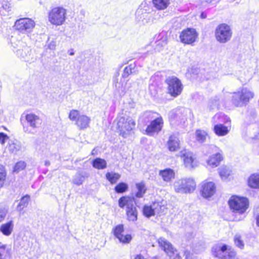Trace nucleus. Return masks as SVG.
Wrapping results in <instances>:
<instances>
[{
    "label": "nucleus",
    "mask_w": 259,
    "mask_h": 259,
    "mask_svg": "<svg viewBox=\"0 0 259 259\" xmlns=\"http://www.w3.org/2000/svg\"><path fill=\"white\" fill-rule=\"evenodd\" d=\"M135 125V121L130 116H119L117 118V126L119 135L124 138L132 134Z\"/></svg>",
    "instance_id": "f257e3e1"
},
{
    "label": "nucleus",
    "mask_w": 259,
    "mask_h": 259,
    "mask_svg": "<svg viewBox=\"0 0 259 259\" xmlns=\"http://www.w3.org/2000/svg\"><path fill=\"white\" fill-rule=\"evenodd\" d=\"M196 183L192 178L177 180L173 184L175 191L181 194L191 193L196 189Z\"/></svg>",
    "instance_id": "f03ea898"
},
{
    "label": "nucleus",
    "mask_w": 259,
    "mask_h": 259,
    "mask_svg": "<svg viewBox=\"0 0 259 259\" xmlns=\"http://www.w3.org/2000/svg\"><path fill=\"white\" fill-rule=\"evenodd\" d=\"M118 204L121 208L126 206V214L127 219L129 221L135 222L137 221L138 211L134 198L127 196L122 197L118 200Z\"/></svg>",
    "instance_id": "7ed1b4c3"
},
{
    "label": "nucleus",
    "mask_w": 259,
    "mask_h": 259,
    "mask_svg": "<svg viewBox=\"0 0 259 259\" xmlns=\"http://www.w3.org/2000/svg\"><path fill=\"white\" fill-rule=\"evenodd\" d=\"M254 93L250 90L243 88L241 91L234 93L232 96V104L236 107H242L247 104L254 97Z\"/></svg>",
    "instance_id": "20e7f679"
},
{
    "label": "nucleus",
    "mask_w": 259,
    "mask_h": 259,
    "mask_svg": "<svg viewBox=\"0 0 259 259\" xmlns=\"http://www.w3.org/2000/svg\"><path fill=\"white\" fill-rule=\"evenodd\" d=\"M67 11L65 9L61 7L53 8L49 13V21L55 26L63 25L66 20Z\"/></svg>",
    "instance_id": "39448f33"
},
{
    "label": "nucleus",
    "mask_w": 259,
    "mask_h": 259,
    "mask_svg": "<svg viewBox=\"0 0 259 259\" xmlns=\"http://www.w3.org/2000/svg\"><path fill=\"white\" fill-rule=\"evenodd\" d=\"M214 256L220 259H232L236 255V252L230 246L226 244H218L212 248Z\"/></svg>",
    "instance_id": "423d86ee"
},
{
    "label": "nucleus",
    "mask_w": 259,
    "mask_h": 259,
    "mask_svg": "<svg viewBox=\"0 0 259 259\" xmlns=\"http://www.w3.org/2000/svg\"><path fill=\"white\" fill-rule=\"evenodd\" d=\"M228 203L233 212L240 214L244 213L249 205V201L246 198L236 195L232 196Z\"/></svg>",
    "instance_id": "0eeeda50"
},
{
    "label": "nucleus",
    "mask_w": 259,
    "mask_h": 259,
    "mask_svg": "<svg viewBox=\"0 0 259 259\" xmlns=\"http://www.w3.org/2000/svg\"><path fill=\"white\" fill-rule=\"evenodd\" d=\"M232 33L231 27L226 23L219 25L214 31L215 38L217 41L221 44H225L230 41Z\"/></svg>",
    "instance_id": "6e6552de"
},
{
    "label": "nucleus",
    "mask_w": 259,
    "mask_h": 259,
    "mask_svg": "<svg viewBox=\"0 0 259 259\" xmlns=\"http://www.w3.org/2000/svg\"><path fill=\"white\" fill-rule=\"evenodd\" d=\"M35 22L28 18H20L16 21L14 28L22 33L27 34L31 32L34 28Z\"/></svg>",
    "instance_id": "1a4fd4ad"
},
{
    "label": "nucleus",
    "mask_w": 259,
    "mask_h": 259,
    "mask_svg": "<svg viewBox=\"0 0 259 259\" xmlns=\"http://www.w3.org/2000/svg\"><path fill=\"white\" fill-rule=\"evenodd\" d=\"M150 10L149 5L145 2L142 3L136 12V20L140 24L145 25L150 21L148 12Z\"/></svg>",
    "instance_id": "9d476101"
},
{
    "label": "nucleus",
    "mask_w": 259,
    "mask_h": 259,
    "mask_svg": "<svg viewBox=\"0 0 259 259\" xmlns=\"http://www.w3.org/2000/svg\"><path fill=\"white\" fill-rule=\"evenodd\" d=\"M166 82L168 85V93L171 96L177 97L181 94L183 90V85L180 80L177 77H169L166 79Z\"/></svg>",
    "instance_id": "9b49d317"
},
{
    "label": "nucleus",
    "mask_w": 259,
    "mask_h": 259,
    "mask_svg": "<svg viewBox=\"0 0 259 259\" xmlns=\"http://www.w3.org/2000/svg\"><path fill=\"white\" fill-rule=\"evenodd\" d=\"M198 35V33L195 29L187 28L180 33V41L185 44L192 45L196 40Z\"/></svg>",
    "instance_id": "f8f14e48"
},
{
    "label": "nucleus",
    "mask_w": 259,
    "mask_h": 259,
    "mask_svg": "<svg viewBox=\"0 0 259 259\" xmlns=\"http://www.w3.org/2000/svg\"><path fill=\"white\" fill-rule=\"evenodd\" d=\"M158 243L159 245L163 248L170 259H181L177 250L164 238L161 237L159 238L158 239Z\"/></svg>",
    "instance_id": "ddd939ff"
},
{
    "label": "nucleus",
    "mask_w": 259,
    "mask_h": 259,
    "mask_svg": "<svg viewBox=\"0 0 259 259\" xmlns=\"http://www.w3.org/2000/svg\"><path fill=\"white\" fill-rule=\"evenodd\" d=\"M180 156L183 161L185 166L188 169H193L197 166V161L193 153L187 150L181 151Z\"/></svg>",
    "instance_id": "4468645a"
},
{
    "label": "nucleus",
    "mask_w": 259,
    "mask_h": 259,
    "mask_svg": "<svg viewBox=\"0 0 259 259\" xmlns=\"http://www.w3.org/2000/svg\"><path fill=\"white\" fill-rule=\"evenodd\" d=\"M216 192V186L214 182L206 180L200 185V193L202 197L208 198Z\"/></svg>",
    "instance_id": "2eb2a0df"
},
{
    "label": "nucleus",
    "mask_w": 259,
    "mask_h": 259,
    "mask_svg": "<svg viewBox=\"0 0 259 259\" xmlns=\"http://www.w3.org/2000/svg\"><path fill=\"white\" fill-rule=\"evenodd\" d=\"M170 124L173 125L184 123L186 119V115L181 109H175L171 111L168 114Z\"/></svg>",
    "instance_id": "dca6fc26"
},
{
    "label": "nucleus",
    "mask_w": 259,
    "mask_h": 259,
    "mask_svg": "<svg viewBox=\"0 0 259 259\" xmlns=\"http://www.w3.org/2000/svg\"><path fill=\"white\" fill-rule=\"evenodd\" d=\"M163 121L161 117H157L152 120L147 126L146 132L149 136H152L155 133L159 132L163 126Z\"/></svg>",
    "instance_id": "f3484780"
},
{
    "label": "nucleus",
    "mask_w": 259,
    "mask_h": 259,
    "mask_svg": "<svg viewBox=\"0 0 259 259\" xmlns=\"http://www.w3.org/2000/svg\"><path fill=\"white\" fill-rule=\"evenodd\" d=\"M91 118L85 115H80L76 121V124L80 130H84L89 127Z\"/></svg>",
    "instance_id": "a211bd4d"
},
{
    "label": "nucleus",
    "mask_w": 259,
    "mask_h": 259,
    "mask_svg": "<svg viewBox=\"0 0 259 259\" xmlns=\"http://www.w3.org/2000/svg\"><path fill=\"white\" fill-rule=\"evenodd\" d=\"M25 118L27 123L33 128L37 127L41 122L40 117L33 113L27 114Z\"/></svg>",
    "instance_id": "6ab92c4d"
},
{
    "label": "nucleus",
    "mask_w": 259,
    "mask_h": 259,
    "mask_svg": "<svg viewBox=\"0 0 259 259\" xmlns=\"http://www.w3.org/2000/svg\"><path fill=\"white\" fill-rule=\"evenodd\" d=\"M167 146L170 151L174 152L180 148V141L175 135H171L167 142Z\"/></svg>",
    "instance_id": "aec40b11"
},
{
    "label": "nucleus",
    "mask_w": 259,
    "mask_h": 259,
    "mask_svg": "<svg viewBox=\"0 0 259 259\" xmlns=\"http://www.w3.org/2000/svg\"><path fill=\"white\" fill-rule=\"evenodd\" d=\"M158 203H154L152 205H145L143 208V213L147 217H150L154 215L155 213H159V209Z\"/></svg>",
    "instance_id": "412c9836"
},
{
    "label": "nucleus",
    "mask_w": 259,
    "mask_h": 259,
    "mask_svg": "<svg viewBox=\"0 0 259 259\" xmlns=\"http://www.w3.org/2000/svg\"><path fill=\"white\" fill-rule=\"evenodd\" d=\"M159 175L162 180L166 182H170L175 177L174 171L170 168H166L160 170Z\"/></svg>",
    "instance_id": "4be33fe9"
},
{
    "label": "nucleus",
    "mask_w": 259,
    "mask_h": 259,
    "mask_svg": "<svg viewBox=\"0 0 259 259\" xmlns=\"http://www.w3.org/2000/svg\"><path fill=\"white\" fill-rule=\"evenodd\" d=\"M17 55L26 62H30L32 60L31 57V50L28 47L17 50Z\"/></svg>",
    "instance_id": "5701e85b"
},
{
    "label": "nucleus",
    "mask_w": 259,
    "mask_h": 259,
    "mask_svg": "<svg viewBox=\"0 0 259 259\" xmlns=\"http://www.w3.org/2000/svg\"><path fill=\"white\" fill-rule=\"evenodd\" d=\"M14 222L10 221L5 224H3L0 227V231L2 234L6 236H10L14 229Z\"/></svg>",
    "instance_id": "b1692460"
},
{
    "label": "nucleus",
    "mask_w": 259,
    "mask_h": 259,
    "mask_svg": "<svg viewBox=\"0 0 259 259\" xmlns=\"http://www.w3.org/2000/svg\"><path fill=\"white\" fill-rule=\"evenodd\" d=\"M222 154L218 152L215 154L212 155L207 161V164L212 167L218 166L220 162L222 160Z\"/></svg>",
    "instance_id": "393cba45"
},
{
    "label": "nucleus",
    "mask_w": 259,
    "mask_h": 259,
    "mask_svg": "<svg viewBox=\"0 0 259 259\" xmlns=\"http://www.w3.org/2000/svg\"><path fill=\"white\" fill-rule=\"evenodd\" d=\"M136 188L137 190L135 196L137 198H142L145 194L147 188L144 182L142 181L136 184Z\"/></svg>",
    "instance_id": "a878e982"
},
{
    "label": "nucleus",
    "mask_w": 259,
    "mask_h": 259,
    "mask_svg": "<svg viewBox=\"0 0 259 259\" xmlns=\"http://www.w3.org/2000/svg\"><path fill=\"white\" fill-rule=\"evenodd\" d=\"M213 131L215 134L219 136H224L229 133L228 127L222 124H218L214 125Z\"/></svg>",
    "instance_id": "bb28decb"
},
{
    "label": "nucleus",
    "mask_w": 259,
    "mask_h": 259,
    "mask_svg": "<svg viewBox=\"0 0 259 259\" xmlns=\"http://www.w3.org/2000/svg\"><path fill=\"white\" fill-rule=\"evenodd\" d=\"M157 39L158 40L155 42V49L160 51L161 48L167 44V37L164 33H162L158 36Z\"/></svg>",
    "instance_id": "cd10ccee"
},
{
    "label": "nucleus",
    "mask_w": 259,
    "mask_h": 259,
    "mask_svg": "<svg viewBox=\"0 0 259 259\" xmlns=\"http://www.w3.org/2000/svg\"><path fill=\"white\" fill-rule=\"evenodd\" d=\"M248 185L252 188L259 189L258 174H253L250 176L248 179Z\"/></svg>",
    "instance_id": "c85d7f7f"
},
{
    "label": "nucleus",
    "mask_w": 259,
    "mask_h": 259,
    "mask_svg": "<svg viewBox=\"0 0 259 259\" xmlns=\"http://www.w3.org/2000/svg\"><path fill=\"white\" fill-rule=\"evenodd\" d=\"M154 7L159 10L165 9L169 4V0H153Z\"/></svg>",
    "instance_id": "c756f323"
},
{
    "label": "nucleus",
    "mask_w": 259,
    "mask_h": 259,
    "mask_svg": "<svg viewBox=\"0 0 259 259\" xmlns=\"http://www.w3.org/2000/svg\"><path fill=\"white\" fill-rule=\"evenodd\" d=\"M93 167L98 169H104L107 166L106 161L102 158H97L93 162Z\"/></svg>",
    "instance_id": "7c9ffc66"
},
{
    "label": "nucleus",
    "mask_w": 259,
    "mask_h": 259,
    "mask_svg": "<svg viewBox=\"0 0 259 259\" xmlns=\"http://www.w3.org/2000/svg\"><path fill=\"white\" fill-rule=\"evenodd\" d=\"M195 137L199 143H202L206 141L208 135L204 131L198 130L195 132Z\"/></svg>",
    "instance_id": "2f4dec72"
},
{
    "label": "nucleus",
    "mask_w": 259,
    "mask_h": 259,
    "mask_svg": "<svg viewBox=\"0 0 259 259\" xmlns=\"http://www.w3.org/2000/svg\"><path fill=\"white\" fill-rule=\"evenodd\" d=\"M106 179L110 182L111 184H115L120 179V175L114 172H108L106 174Z\"/></svg>",
    "instance_id": "473e14b6"
},
{
    "label": "nucleus",
    "mask_w": 259,
    "mask_h": 259,
    "mask_svg": "<svg viewBox=\"0 0 259 259\" xmlns=\"http://www.w3.org/2000/svg\"><path fill=\"white\" fill-rule=\"evenodd\" d=\"M30 200L28 195L23 197L17 207V210L21 211L25 207H27Z\"/></svg>",
    "instance_id": "72a5a7b5"
},
{
    "label": "nucleus",
    "mask_w": 259,
    "mask_h": 259,
    "mask_svg": "<svg viewBox=\"0 0 259 259\" xmlns=\"http://www.w3.org/2000/svg\"><path fill=\"white\" fill-rule=\"evenodd\" d=\"M10 254V249L7 245L0 243V259H6Z\"/></svg>",
    "instance_id": "f704fd0d"
},
{
    "label": "nucleus",
    "mask_w": 259,
    "mask_h": 259,
    "mask_svg": "<svg viewBox=\"0 0 259 259\" xmlns=\"http://www.w3.org/2000/svg\"><path fill=\"white\" fill-rule=\"evenodd\" d=\"M21 149V144L18 142H12L9 144L8 149L11 153L16 154Z\"/></svg>",
    "instance_id": "c9c22d12"
},
{
    "label": "nucleus",
    "mask_w": 259,
    "mask_h": 259,
    "mask_svg": "<svg viewBox=\"0 0 259 259\" xmlns=\"http://www.w3.org/2000/svg\"><path fill=\"white\" fill-rule=\"evenodd\" d=\"M234 242L235 245L238 248L242 249L244 247V243L242 240V236L239 233H237L234 237Z\"/></svg>",
    "instance_id": "e433bc0d"
},
{
    "label": "nucleus",
    "mask_w": 259,
    "mask_h": 259,
    "mask_svg": "<svg viewBox=\"0 0 259 259\" xmlns=\"http://www.w3.org/2000/svg\"><path fill=\"white\" fill-rule=\"evenodd\" d=\"M219 175L222 180H226L230 175L229 169L226 166H222L219 168Z\"/></svg>",
    "instance_id": "4c0bfd02"
},
{
    "label": "nucleus",
    "mask_w": 259,
    "mask_h": 259,
    "mask_svg": "<svg viewBox=\"0 0 259 259\" xmlns=\"http://www.w3.org/2000/svg\"><path fill=\"white\" fill-rule=\"evenodd\" d=\"M120 242L122 243L127 244L129 243L132 240V237L130 234L124 235L123 234L120 235L117 238Z\"/></svg>",
    "instance_id": "58836bf2"
},
{
    "label": "nucleus",
    "mask_w": 259,
    "mask_h": 259,
    "mask_svg": "<svg viewBox=\"0 0 259 259\" xmlns=\"http://www.w3.org/2000/svg\"><path fill=\"white\" fill-rule=\"evenodd\" d=\"M127 82L124 80H121L120 82H117L115 84V87L119 91H121V92H125L128 89V87H126Z\"/></svg>",
    "instance_id": "ea45409f"
},
{
    "label": "nucleus",
    "mask_w": 259,
    "mask_h": 259,
    "mask_svg": "<svg viewBox=\"0 0 259 259\" xmlns=\"http://www.w3.org/2000/svg\"><path fill=\"white\" fill-rule=\"evenodd\" d=\"M7 176V172L5 168L0 164V186L2 187L5 181Z\"/></svg>",
    "instance_id": "a19ab883"
},
{
    "label": "nucleus",
    "mask_w": 259,
    "mask_h": 259,
    "mask_svg": "<svg viewBox=\"0 0 259 259\" xmlns=\"http://www.w3.org/2000/svg\"><path fill=\"white\" fill-rule=\"evenodd\" d=\"M84 177L82 175H81L80 174H77L75 175L73 180L72 182L73 184L77 185H80L82 184L83 181H84Z\"/></svg>",
    "instance_id": "79ce46f5"
},
{
    "label": "nucleus",
    "mask_w": 259,
    "mask_h": 259,
    "mask_svg": "<svg viewBox=\"0 0 259 259\" xmlns=\"http://www.w3.org/2000/svg\"><path fill=\"white\" fill-rule=\"evenodd\" d=\"M154 113L151 112V111H147L145 112L142 117H141L139 120V122H142L144 120L145 121H148L149 120L152 119L153 117Z\"/></svg>",
    "instance_id": "37998d69"
},
{
    "label": "nucleus",
    "mask_w": 259,
    "mask_h": 259,
    "mask_svg": "<svg viewBox=\"0 0 259 259\" xmlns=\"http://www.w3.org/2000/svg\"><path fill=\"white\" fill-rule=\"evenodd\" d=\"M127 189V185L124 183H120L115 188L117 193H121L125 192Z\"/></svg>",
    "instance_id": "c03bdc74"
},
{
    "label": "nucleus",
    "mask_w": 259,
    "mask_h": 259,
    "mask_svg": "<svg viewBox=\"0 0 259 259\" xmlns=\"http://www.w3.org/2000/svg\"><path fill=\"white\" fill-rule=\"evenodd\" d=\"M26 167V164L24 161H19L15 165L14 167V171L18 172L19 171L24 169Z\"/></svg>",
    "instance_id": "a18cd8bd"
},
{
    "label": "nucleus",
    "mask_w": 259,
    "mask_h": 259,
    "mask_svg": "<svg viewBox=\"0 0 259 259\" xmlns=\"http://www.w3.org/2000/svg\"><path fill=\"white\" fill-rule=\"evenodd\" d=\"M123 226L122 225H119L117 226L114 230V235L116 238L118 237L120 235L123 234Z\"/></svg>",
    "instance_id": "49530a36"
},
{
    "label": "nucleus",
    "mask_w": 259,
    "mask_h": 259,
    "mask_svg": "<svg viewBox=\"0 0 259 259\" xmlns=\"http://www.w3.org/2000/svg\"><path fill=\"white\" fill-rule=\"evenodd\" d=\"M79 115H80L79 114L78 111L77 110H72L69 113V118L72 121H76L78 116Z\"/></svg>",
    "instance_id": "de8ad7c7"
},
{
    "label": "nucleus",
    "mask_w": 259,
    "mask_h": 259,
    "mask_svg": "<svg viewBox=\"0 0 259 259\" xmlns=\"http://www.w3.org/2000/svg\"><path fill=\"white\" fill-rule=\"evenodd\" d=\"M132 65H130L126 67L123 70L122 77L124 78L127 77L132 72Z\"/></svg>",
    "instance_id": "09e8293b"
},
{
    "label": "nucleus",
    "mask_w": 259,
    "mask_h": 259,
    "mask_svg": "<svg viewBox=\"0 0 259 259\" xmlns=\"http://www.w3.org/2000/svg\"><path fill=\"white\" fill-rule=\"evenodd\" d=\"M219 102V98L215 97L214 99H211L209 102V104L211 109H214L218 107Z\"/></svg>",
    "instance_id": "8fccbe9b"
},
{
    "label": "nucleus",
    "mask_w": 259,
    "mask_h": 259,
    "mask_svg": "<svg viewBox=\"0 0 259 259\" xmlns=\"http://www.w3.org/2000/svg\"><path fill=\"white\" fill-rule=\"evenodd\" d=\"M56 46V42L54 40L48 39V47L49 49L54 50L55 49Z\"/></svg>",
    "instance_id": "3c124183"
},
{
    "label": "nucleus",
    "mask_w": 259,
    "mask_h": 259,
    "mask_svg": "<svg viewBox=\"0 0 259 259\" xmlns=\"http://www.w3.org/2000/svg\"><path fill=\"white\" fill-rule=\"evenodd\" d=\"M9 139V137L4 133H0V143L4 144L6 141Z\"/></svg>",
    "instance_id": "603ef678"
},
{
    "label": "nucleus",
    "mask_w": 259,
    "mask_h": 259,
    "mask_svg": "<svg viewBox=\"0 0 259 259\" xmlns=\"http://www.w3.org/2000/svg\"><path fill=\"white\" fill-rule=\"evenodd\" d=\"M3 8L6 11H8V12L10 10V4H9L8 3L4 4L3 5Z\"/></svg>",
    "instance_id": "864d4df0"
},
{
    "label": "nucleus",
    "mask_w": 259,
    "mask_h": 259,
    "mask_svg": "<svg viewBox=\"0 0 259 259\" xmlns=\"http://www.w3.org/2000/svg\"><path fill=\"white\" fill-rule=\"evenodd\" d=\"M6 212L4 211H0V222L5 218Z\"/></svg>",
    "instance_id": "5fc2aeb1"
},
{
    "label": "nucleus",
    "mask_w": 259,
    "mask_h": 259,
    "mask_svg": "<svg viewBox=\"0 0 259 259\" xmlns=\"http://www.w3.org/2000/svg\"><path fill=\"white\" fill-rule=\"evenodd\" d=\"M253 138L256 140L259 139V126L258 127V132L256 135H254Z\"/></svg>",
    "instance_id": "6e6d98bb"
},
{
    "label": "nucleus",
    "mask_w": 259,
    "mask_h": 259,
    "mask_svg": "<svg viewBox=\"0 0 259 259\" xmlns=\"http://www.w3.org/2000/svg\"><path fill=\"white\" fill-rule=\"evenodd\" d=\"M69 54L71 56H73L74 55V52L73 51V50L72 49V50H70L69 51Z\"/></svg>",
    "instance_id": "4d7b16f0"
},
{
    "label": "nucleus",
    "mask_w": 259,
    "mask_h": 259,
    "mask_svg": "<svg viewBox=\"0 0 259 259\" xmlns=\"http://www.w3.org/2000/svg\"><path fill=\"white\" fill-rule=\"evenodd\" d=\"M190 254V252L188 251H185L184 255L186 256V258L188 257V255Z\"/></svg>",
    "instance_id": "13d9d810"
},
{
    "label": "nucleus",
    "mask_w": 259,
    "mask_h": 259,
    "mask_svg": "<svg viewBox=\"0 0 259 259\" xmlns=\"http://www.w3.org/2000/svg\"><path fill=\"white\" fill-rule=\"evenodd\" d=\"M256 223L258 226H259V215L256 218Z\"/></svg>",
    "instance_id": "bf43d9fd"
},
{
    "label": "nucleus",
    "mask_w": 259,
    "mask_h": 259,
    "mask_svg": "<svg viewBox=\"0 0 259 259\" xmlns=\"http://www.w3.org/2000/svg\"><path fill=\"white\" fill-rule=\"evenodd\" d=\"M45 164H46V165H49L50 164V162L48 161H46L45 162Z\"/></svg>",
    "instance_id": "052dcab7"
},
{
    "label": "nucleus",
    "mask_w": 259,
    "mask_h": 259,
    "mask_svg": "<svg viewBox=\"0 0 259 259\" xmlns=\"http://www.w3.org/2000/svg\"><path fill=\"white\" fill-rule=\"evenodd\" d=\"M251 78V75H249L247 78V80H249L250 78Z\"/></svg>",
    "instance_id": "680f3d73"
}]
</instances>
